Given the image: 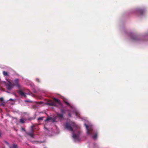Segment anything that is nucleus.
I'll return each instance as SVG.
<instances>
[{"instance_id":"nucleus-19","label":"nucleus","mask_w":148,"mask_h":148,"mask_svg":"<svg viewBox=\"0 0 148 148\" xmlns=\"http://www.w3.org/2000/svg\"><path fill=\"white\" fill-rule=\"evenodd\" d=\"M65 103L68 106H70V103H68V102H67V101Z\"/></svg>"},{"instance_id":"nucleus-32","label":"nucleus","mask_w":148,"mask_h":148,"mask_svg":"<svg viewBox=\"0 0 148 148\" xmlns=\"http://www.w3.org/2000/svg\"><path fill=\"white\" fill-rule=\"evenodd\" d=\"M1 136V133H0V136Z\"/></svg>"},{"instance_id":"nucleus-10","label":"nucleus","mask_w":148,"mask_h":148,"mask_svg":"<svg viewBox=\"0 0 148 148\" xmlns=\"http://www.w3.org/2000/svg\"><path fill=\"white\" fill-rule=\"evenodd\" d=\"M27 134L29 136H30L32 138H34V135L33 133H31L30 132H27Z\"/></svg>"},{"instance_id":"nucleus-15","label":"nucleus","mask_w":148,"mask_h":148,"mask_svg":"<svg viewBox=\"0 0 148 148\" xmlns=\"http://www.w3.org/2000/svg\"><path fill=\"white\" fill-rule=\"evenodd\" d=\"M5 102H4L3 101V102H2V103L0 104V106H5Z\"/></svg>"},{"instance_id":"nucleus-25","label":"nucleus","mask_w":148,"mask_h":148,"mask_svg":"<svg viewBox=\"0 0 148 148\" xmlns=\"http://www.w3.org/2000/svg\"><path fill=\"white\" fill-rule=\"evenodd\" d=\"M63 101H64V103H65L67 101L66 99H63Z\"/></svg>"},{"instance_id":"nucleus-31","label":"nucleus","mask_w":148,"mask_h":148,"mask_svg":"<svg viewBox=\"0 0 148 148\" xmlns=\"http://www.w3.org/2000/svg\"><path fill=\"white\" fill-rule=\"evenodd\" d=\"M69 116H71V114H69Z\"/></svg>"},{"instance_id":"nucleus-27","label":"nucleus","mask_w":148,"mask_h":148,"mask_svg":"<svg viewBox=\"0 0 148 148\" xmlns=\"http://www.w3.org/2000/svg\"><path fill=\"white\" fill-rule=\"evenodd\" d=\"M5 143L6 144L8 145H9V143L7 141H5Z\"/></svg>"},{"instance_id":"nucleus-22","label":"nucleus","mask_w":148,"mask_h":148,"mask_svg":"<svg viewBox=\"0 0 148 148\" xmlns=\"http://www.w3.org/2000/svg\"><path fill=\"white\" fill-rule=\"evenodd\" d=\"M31 133H32L33 134V133H34V129L33 128L31 129Z\"/></svg>"},{"instance_id":"nucleus-17","label":"nucleus","mask_w":148,"mask_h":148,"mask_svg":"<svg viewBox=\"0 0 148 148\" xmlns=\"http://www.w3.org/2000/svg\"><path fill=\"white\" fill-rule=\"evenodd\" d=\"M51 119H52V118L49 117V118H47V119H46L45 120V121H49V120H51Z\"/></svg>"},{"instance_id":"nucleus-28","label":"nucleus","mask_w":148,"mask_h":148,"mask_svg":"<svg viewBox=\"0 0 148 148\" xmlns=\"http://www.w3.org/2000/svg\"><path fill=\"white\" fill-rule=\"evenodd\" d=\"M9 100L10 101H13L14 100V99H9Z\"/></svg>"},{"instance_id":"nucleus-1","label":"nucleus","mask_w":148,"mask_h":148,"mask_svg":"<svg viewBox=\"0 0 148 148\" xmlns=\"http://www.w3.org/2000/svg\"><path fill=\"white\" fill-rule=\"evenodd\" d=\"M53 99L54 101H49L48 103V104L50 106H57L59 108H63L62 104L60 102V100L55 98H54Z\"/></svg>"},{"instance_id":"nucleus-8","label":"nucleus","mask_w":148,"mask_h":148,"mask_svg":"<svg viewBox=\"0 0 148 148\" xmlns=\"http://www.w3.org/2000/svg\"><path fill=\"white\" fill-rule=\"evenodd\" d=\"M56 115L59 118L62 119L63 118V115L62 114L57 113Z\"/></svg>"},{"instance_id":"nucleus-2","label":"nucleus","mask_w":148,"mask_h":148,"mask_svg":"<svg viewBox=\"0 0 148 148\" xmlns=\"http://www.w3.org/2000/svg\"><path fill=\"white\" fill-rule=\"evenodd\" d=\"M76 125L73 122H66L65 124V128L69 131L74 132L73 128L76 127Z\"/></svg>"},{"instance_id":"nucleus-21","label":"nucleus","mask_w":148,"mask_h":148,"mask_svg":"<svg viewBox=\"0 0 148 148\" xmlns=\"http://www.w3.org/2000/svg\"><path fill=\"white\" fill-rule=\"evenodd\" d=\"M36 79V81L38 82V83H40V79L39 78H37Z\"/></svg>"},{"instance_id":"nucleus-23","label":"nucleus","mask_w":148,"mask_h":148,"mask_svg":"<svg viewBox=\"0 0 148 148\" xmlns=\"http://www.w3.org/2000/svg\"><path fill=\"white\" fill-rule=\"evenodd\" d=\"M133 40H137L138 39L137 37H135V38H133Z\"/></svg>"},{"instance_id":"nucleus-14","label":"nucleus","mask_w":148,"mask_h":148,"mask_svg":"<svg viewBox=\"0 0 148 148\" xmlns=\"http://www.w3.org/2000/svg\"><path fill=\"white\" fill-rule=\"evenodd\" d=\"M10 148H17V145L14 144L12 147H10Z\"/></svg>"},{"instance_id":"nucleus-3","label":"nucleus","mask_w":148,"mask_h":148,"mask_svg":"<svg viewBox=\"0 0 148 148\" xmlns=\"http://www.w3.org/2000/svg\"><path fill=\"white\" fill-rule=\"evenodd\" d=\"M6 80L7 81L8 83L4 82V83L5 84L7 89L8 90H10L13 88L14 86L12 83L9 81L8 79H7Z\"/></svg>"},{"instance_id":"nucleus-18","label":"nucleus","mask_w":148,"mask_h":148,"mask_svg":"<svg viewBox=\"0 0 148 148\" xmlns=\"http://www.w3.org/2000/svg\"><path fill=\"white\" fill-rule=\"evenodd\" d=\"M20 122L22 123H23L25 122L24 120L23 119H20Z\"/></svg>"},{"instance_id":"nucleus-5","label":"nucleus","mask_w":148,"mask_h":148,"mask_svg":"<svg viewBox=\"0 0 148 148\" xmlns=\"http://www.w3.org/2000/svg\"><path fill=\"white\" fill-rule=\"evenodd\" d=\"M13 83V85L14 86L17 87L18 88H20L22 87L19 84V80L18 78H16L14 79L13 81H12Z\"/></svg>"},{"instance_id":"nucleus-7","label":"nucleus","mask_w":148,"mask_h":148,"mask_svg":"<svg viewBox=\"0 0 148 148\" xmlns=\"http://www.w3.org/2000/svg\"><path fill=\"white\" fill-rule=\"evenodd\" d=\"M73 137L75 140H79V132L77 134L73 133Z\"/></svg>"},{"instance_id":"nucleus-16","label":"nucleus","mask_w":148,"mask_h":148,"mask_svg":"<svg viewBox=\"0 0 148 148\" xmlns=\"http://www.w3.org/2000/svg\"><path fill=\"white\" fill-rule=\"evenodd\" d=\"M44 118L43 117H39L38 119V121L42 120Z\"/></svg>"},{"instance_id":"nucleus-24","label":"nucleus","mask_w":148,"mask_h":148,"mask_svg":"<svg viewBox=\"0 0 148 148\" xmlns=\"http://www.w3.org/2000/svg\"><path fill=\"white\" fill-rule=\"evenodd\" d=\"M56 122V119H53L52 122L54 123Z\"/></svg>"},{"instance_id":"nucleus-33","label":"nucleus","mask_w":148,"mask_h":148,"mask_svg":"<svg viewBox=\"0 0 148 148\" xmlns=\"http://www.w3.org/2000/svg\"><path fill=\"white\" fill-rule=\"evenodd\" d=\"M24 130V128H23V130Z\"/></svg>"},{"instance_id":"nucleus-26","label":"nucleus","mask_w":148,"mask_h":148,"mask_svg":"<svg viewBox=\"0 0 148 148\" xmlns=\"http://www.w3.org/2000/svg\"><path fill=\"white\" fill-rule=\"evenodd\" d=\"M44 128L45 129V130H48V129L45 126L44 127Z\"/></svg>"},{"instance_id":"nucleus-29","label":"nucleus","mask_w":148,"mask_h":148,"mask_svg":"<svg viewBox=\"0 0 148 148\" xmlns=\"http://www.w3.org/2000/svg\"><path fill=\"white\" fill-rule=\"evenodd\" d=\"M33 127H34V126H31V129H32V128H33Z\"/></svg>"},{"instance_id":"nucleus-30","label":"nucleus","mask_w":148,"mask_h":148,"mask_svg":"<svg viewBox=\"0 0 148 148\" xmlns=\"http://www.w3.org/2000/svg\"><path fill=\"white\" fill-rule=\"evenodd\" d=\"M25 101L26 102H29V101Z\"/></svg>"},{"instance_id":"nucleus-13","label":"nucleus","mask_w":148,"mask_h":148,"mask_svg":"<svg viewBox=\"0 0 148 148\" xmlns=\"http://www.w3.org/2000/svg\"><path fill=\"white\" fill-rule=\"evenodd\" d=\"M60 111L62 113L65 114L66 112L64 109H60Z\"/></svg>"},{"instance_id":"nucleus-4","label":"nucleus","mask_w":148,"mask_h":148,"mask_svg":"<svg viewBox=\"0 0 148 148\" xmlns=\"http://www.w3.org/2000/svg\"><path fill=\"white\" fill-rule=\"evenodd\" d=\"M18 90H17V93L21 96H24L25 97H26V96L25 95L26 93L23 92L25 90V89L22 86L20 88H18Z\"/></svg>"},{"instance_id":"nucleus-9","label":"nucleus","mask_w":148,"mask_h":148,"mask_svg":"<svg viewBox=\"0 0 148 148\" xmlns=\"http://www.w3.org/2000/svg\"><path fill=\"white\" fill-rule=\"evenodd\" d=\"M139 11L141 14H143L145 12V10L144 9H140L139 10Z\"/></svg>"},{"instance_id":"nucleus-11","label":"nucleus","mask_w":148,"mask_h":148,"mask_svg":"<svg viewBox=\"0 0 148 148\" xmlns=\"http://www.w3.org/2000/svg\"><path fill=\"white\" fill-rule=\"evenodd\" d=\"M97 133H95V135H93L92 136V138L94 139H96L97 137Z\"/></svg>"},{"instance_id":"nucleus-20","label":"nucleus","mask_w":148,"mask_h":148,"mask_svg":"<svg viewBox=\"0 0 148 148\" xmlns=\"http://www.w3.org/2000/svg\"><path fill=\"white\" fill-rule=\"evenodd\" d=\"M4 99L3 97H1L0 98V101L2 102H3Z\"/></svg>"},{"instance_id":"nucleus-6","label":"nucleus","mask_w":148,"mask_h":148,"mask_svg":"<svg viewBox=\"0 0 148 148\" xmlns=\"http://www.w3.org/2000/svg\"><path fill=\"white\" fill-rule=\"evenodd\" d=\"M85 126L86 128L87 134H88L92 135L94 132L91 127H89L87 124H85Z\"/></svg>"},{"instance_id":"nucleus-12","label":"nucleus","mask_w":148,"mask_h":148,"mask_svg":"<svg viewBox=\"0 0 148 148\" xmlns=\"http://www.w3.org/2000/svg\"><path fill=\"white\" fill-rule=\"evenodd\" d=\"M3 74L4 76H8V73L5 71H3Z\"/></svg>"}]
</instances>
